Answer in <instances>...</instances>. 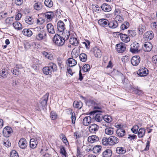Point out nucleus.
Masks as SVG:
<instances>
[{
	"mask_svg": "<svg viewBox=\"0 0 157 157\" xmlns=\"http://www.w3.org/2000/svg\"><path fill=\"white\" fill-rule=\"evenodd\" d=\"M103 120L107 123L110 122L112 121V118L110 116L105 115L103 117Z\"/></svg>",
	"mask_w": 157,
	"mask_h": 157,
	"instance_id": "nucleus-46",
	"label": "nucleus"
},
{
	"mask_svg": "<svg viewBox=\"0 0 157 157\" xmlns=\"http://www.w3.org/2000/svg\"><path fill=\"white\" fill-rule=\"evenodd\" d=\"M58 63L59 67L61 68H63V65L62 64V58L59 57L57 58Z\"/></svg>",
	"mask_w": 157,
	"mask_h": 157,
	"instance_id": "nucleus-56",
	"label": "nucleus"
},
{
	"mask_svg": "<svg viewBox=\"0 0 157 157\" xmlns=\"http://www.w3.org/2000/svg\"><path fill=\"white\" fill-rule=\"evenodd\" d=\"M151 26L153 29H157V22H155L151 24Z\"/></svg>",
	"mask_w": 157,
	"mask_h": 157,
	"instance_id": "nucleus-64",
	"label": "nucleus"
},
{
	"mask_svg": "<svg viewBox=\"0 0 157 157\" xmlns=\"http://www.w3.org/2000/svg\"><path fill=\"white\" fill-rule=\"evenodd\" d=\"M34 7L36 10H39L41 9V5L39 3H36L34 5Z\"/></svg>",
	"mask_w": 157,
	"mask_h": 157,
	"instance_id": "nucleus-58",
	"label": "nucleus"
},
{
	"mask_svg": "<svg viewBox=\"0 0 157 157\" xmlns=\"http://www.w3.org/2000/svg\"><path fill=\"white\" fill-rule=\"evenodd\" d=\"M101 149V147L100 145H96L93 148V151L94 153L97 154L100 152Z\"/></svg>",
	"mask_w": 157,
	"mask_h": 157,
	"instance_id": "nucleus-40",
	"label": "nucleus"
},
{
	"mask_svg": "<svg viewBox=\"0 0 157 157\" xmlns=\"http://www.w3.org/2000/svg\"><path fill=\"white\" fill-rule=\"evenodd\" d=\"M98 126L95 124H91L89 128V131L92 133H95L98 131Z\"/></svg>",
	"mask_w": 157,
	"mask_h": 157,
	"instance_id": "nucleus-14",
	"label": "nucleus"
},
{
	"mask_svg": "<svg viewBox=\"0 0 157 157\" xmlns=\"http://www.w3.org/2000/svg\"><path fill=\"white\" fill-rule=\"evenodd\" d=\"M124 18L122 16L120 15L116 16L115 18V21H117L118 24L121 23L124 20Z\"/></svg>",
	"mask_w": 157,
	"mask_h": 157,
	"instance_id": "nucleus-39",
	"label": "nucleus"
},
{
	"mask_svg": "<svg viewBox=\"0 0 157 157\" xmlns=\"http://www.w3.org/2000/svg\"><path fill=\"white\" fill-rule=\"evenodd\" d=\"M94 54L95 56L97 58H100L101 56V50L98 49H95L94 51Z\"/></svg>",
	"mask_w": 157,
	"mask_h": 157,
	"instance_id": "nucleus-47",
	"label": "nucleus"
},
{
	"mask_svg": "<svg viewBox=\"0 0 157 157\" xmlns=\"http://www.w3.org/2000/svg\"><path fill=\"white\" fill-rule=\"evenodd\" d=\"M102 144L105 146L109 145V138H103L101 141Z\"/></svg>",
	"mask_w": 157,
	"mask_h": 157,
	"instance_id": "nucleus-49",
	"label": "nucleus"
},
{
	"mask_svg": "<svg viewBox=\"0 0 157 157\" xmlns=\"http://www.w3.org/2000/svg\"><path fill=\"white\" fill-rule=\"evenodd\" d=\"M73 106L75 108L80 109L82 106V103L80 101H75L73 103Z\"/></svg>",
	"mask_w": 157,
	"mask_h": 157,
	"instance_id": "nucleus-37",
	"label": "nucleus"
},
{
	"mask_svg": "<svg viewBox=\"0 0 157 157\" xmlns=\"http://www.w3.org/2000/svg\"><path fill=\"white\" fill-rule=\"evenodd\" d=\"M21 66L20 65H17L15 68L13 70H12V72L13 74L15 75H18L20 74V71L19 69L21 68Z\"/></svg>",
	"mask_w": 157,
	"mask_h": 157,
	"instance_id": "nucleus-25",
	"label": "nucleus"
},
{
	"mask_svg": "<svg viewBox=\"0 0 157 157\" xmlns=\"http://www.w3.org/2000/svg\"><path fill=\"white\" fill-rule=\"evenodd\" d=\"M118 22L115 20L111 21L109 22L108 24L109 27L113 29L117 28L118 27Z\"/></svg>",
	"mask_w": 157,
	"mask_h": 157,
	"instance_id": "nucleus-21",
	"label": "nucleus"
},
{
	"mask_svg": "<svg viewBox=\"0 0 157 157\" xmlns=\"http://www.w3.org/2000/svg\"><path fill=\"white\" fill-rule=\"evenodd\" d=\"M94 120L97 122H100L103 118V116L100 114H96L95 116Z\"/></svg>",
	"mask_w": 157,
	"mask_h": 157,
	"instance_id": "nucleus-41",
	"label": "nucleus"
},
{
	"mask_svg": "<svg viewBox=\"0 0 157 157\" xmlns=\"http://www.w3.org/2000/svg\"><path fill=\"white\" fill-rule=\"evenodd\" d=\"M137 133L138 137L139 138H142L145 135V129L144 128H141L139 129Z\"/></svg>",
	"mask_w": 157,
	"mask_h": 157,
	"instance_id": "nucleus-32",
	"label": "nucleus"
},
{
	"mask_svg": "<svg viewBox=\"0 0 157 157\" xmlns=\"http://www.w3.org/2000/svg\"><path fill=\"white\" fill-rule=\"evenodd\" d=\"M139 126L137 125H134L132 128L131 129V130L133 133L136 134L138 132Z\"/></svg>",
	"mask_w": 157,
	"mask_h": 157,
	"instance_id": "nucleus-52",
	"label": "nucleus"
},
{
	"mask_svg": "<svg viewBox=\"0 0 157 157\" xmlns=\"http://www.w3.org/2000/svg\"><path fill=\"white\" fill-rule=\"evenodd\" d=\"M44 27L39 26L35 29L38 32L35 36V40L40 41L46 42L47 41V34L46 32L43 30Z\"/></svg>",
	"mask_w": 157,
	"mask_h": 157,
	"instance_id": "nucleus-1",
	"label": "nucleus"
},
{
	"mask_svg": "<svg viewBox=\"0 0 157 157\" xmlns=\"http://www.w3.org/2000/svg\"><path fill=\"white\" fill-rule=\"evenodd\" d=\"M105 131L106 135H111L113 133L114 129L111 127H107L105 129Z\"/></svg>",
	"mask_w": 157,
	"mask_h": 157,
	"instance_id": "nucleus-33",
	"label": "nucleus"
},
{
	"mask_svg": "<svg viewBox=\"0 0 157 157\" xmlns=\"http://www.w3.org/2000/svg\"><path fill=\"white\" fill-rule=\"evenodd\" d=\"M152 48V45L150 42H146L143 47V50L146 52L150 51Z\"/></svg>",
	"mask_w": 157,
	"mask_h": 157,
	"instance_id": "nucleus-12",
	"label": "nucleus"
},
{
	"mask_svg": "<svg viewBox=\"0 0 157 157\" xmlns=\"http://www.w3.org/2000/svg\"><path fill=\"white\" fill-rule=\"evenodd\" d=\"M92 8L93 10L96 12H99L100 11H101L100 7L97 5H92Z\"/></svg>",
	"mask_w": 157,
	"mask_h": 157,
	"instance_id": "nucleus-50",
	"label": "nucleus"
},
{
	"mask_svg": "<svg viewBox=\"0 0 157 157\" xmlns=\"http://www.w3.org/2000/svg\"><path fill=\"white\" fill-rule=\"evenodd\" d=\"M10 157H19L17 153L15 150H13L10 152Z\"/></svg>",
	"mask_w": 157,
	"mask_h": 157,
	"instance_id": "nucleus-57",
	"label": "nucleus"
},
{
	"mask_svg": "<svg viewBox=\"0 0 157 157\" xmlns=\"http://www.w3.org/2000/svg\"><path fill=\"white\" fill-rule=\"evenodd\" d=\"M109 145H113L119 141V139L116 137L112 136L109 137Z\"/></svg>",
	"mask_w": 157,
	"mask_h": 157,
	"instance_id": "nucleus-9",
	"label": "nucleus"
},
{
	"mask_svg": "<svg viewBox=\"0 0 157 157\" xmlns=\"http://www.w3.org/2000/svg\"><path fill=\"white\" fill-rule=\"evenodd\" d=\"M50 116L52 120H55L57 118V115L55 112L52 111L50 113Z\"/></svg>",
	"mask_w": 157,
	"mask_h": 157,
	"instance_id": "nucleus-53",
	"label": "nucleus"
},
{
	"mask_svg": "<svg viewBox=\"0 0 157 157\" xmlns=\"http://www.w3.org/2000/svg\"><path fill=\"white\" fill-rule=\"evenodd\" d=\"M120 35L121 39L123 41L127 43L130 41V38L127 35L120 33Z\"/></svg>",
	"mask_w": 157,
	"mask_h": 157,
	"instance_id": "nucleus-24",
	"label": "nucleus"
},
{
	"mask_svg": "<svg viewBox=\"0 0 157 157\" xmlns=\"http://www.w3.org/2000/svg\"><path fill=\"white\" fill-rule=\"evenodd\" d=\"M154 36L153 32L151 31H148L144 34V39L146 41H149L152 40Z\"/></svg>",
	"mask_w": 157,
	"mask_h": 157,
	"instance_id": "nucleus-4",
	"label": "nucleus"
},
{
	"mask_svg": "<svg viewBox=\"0 0 157 157\" xmlns=\"http://www.w3.org/2000/svg\"><path fill=\"white\" fill-rule=\"evenodd\" d=\"M13 25L16 29L20 30L22 29V26L21 24L18 21H15L13 23Z\"/></svg>",
	"mask_w": 157,
	"mask_h": 157,
	"instance_id": "nucleus-30",
	"label": "nucleus"
},
{
	"mask_svg": "<svg viewBox=\"0 0 157 157\" xmlns=\"http://www.w3.org/2000/svg\"><path fill=\"white\" fill-rule=\"evenodd\" d=\"M61 34H59V35L64 40H67L69 38L70 35V32L69 31L66 30L65 31H63V32L60 33Z\"/></svg>",
	"mask_w": 157,
	"mask_h": 157,
	"instance_id": "nucleus-15",
	"label": "nucleus"
},
{
	"mask_svg": "<svg viewBox=\"0 0 157 157\" xmlns=\"http://www.w3.org/2000/svg\"><path fill=\"white\" fill-rule=\"evenodd\" d=\"M44 4L47 7L50 8L53 6V2L52 0H45Z\"/></svg>",
	"mask_w": 157,
	"mask_h": 157,
	"instance_id": "nucleus-38",
	"label": "nucleus"
},
{
	"mask_svg": "<svg viewBox=\"0 0 157 157\" xmlns=\"http://www.w3.org/2000/svg\"><path fill=\"white\" fill-rule=\"evenodd\" d=\"M46 28L48 32L50 34H53L55 33V30L54 27L52 24L51 23H49L47 24Z\"/></svg>",
	"mask_w": 157,
	"mask_h": 157,
	"instance_id": "nucleus-17",
	"label": "nucleus"
},
{
	"mask_svg": "<svg viewBox=\"0 0 157 157\" xmlns=\"http://www.w3.org/2000/svg\"><path fill=\"white\" fill-rule=\"evenodd\" d=\"M27 142L26 140L23 138H21L18 142L19 147L21 149L25 148L27 146Z\"/></svg>",
	"mask_w": 157,
	"mask_h": 157,
	"instance_id": "nucleus-7",
	"label": "nucleus"
},
{
	"mask_svg": "<svg viewBox=\"0 0 157 157\" xmlns=\"http://www.w3.org/2000/svg\"><path fill=\"white\" fill-rule=\"evenodd\" d=\"M22 33L25 36H31L33 33L32 31L28 29H24L22 31Z\"/></svg>",
	"mask_w": 157,
	"mask_h": 157,
	"instance_id": "nucleus-34",
	"label": "nucleus"
},
{
	"mask_svg": "<svg viewBox=\"0 0 157 157\" xmlns=\"http://www.w3.org/2000/svg\"><path fill=\"white\" fill-rule=\"evenodd\" d=\"M49 95L48 93H46L42 98L41 104L43 107H44L47 106V102L48 99Z\"/></svg>",
	"mask_w": 157,
	"mask_h": 157,
	"instance_id": "nucleus-13",
	"label": "nucleus"
},
{
	"mask_svg": "<svg viewBox=\"0 0 157 157\" xmlns=\"http://www.w3.org/2000/svg\"><path fill=\"white\" fill-rule=\"evenodd\" d=\"M149 73L148 70L145 67H142L137 71V74L141 77L147 76Z\"/></svg>",
	"mask_w": 157,
	"mask_h": 157,
	"instance_id": "nucleus-3",
	"label": "nucleus"
},
{
	"mask_svg": "<svg viewBox=\"0 0 157 157\" xmlns=\"http://www.w3.org/2000/svg\"><path fill=\"white\" fill-rule=\"evenodd\" d=\"M91 122V118L89 116L85 117L83 120V124L85 126L89 125Z\"/></svg>",
	"mask_w": 157,
	"mask_h": 157,
	"instance_id": "nucleus-18",
	"label": "nucleus"
},
{
	"mask_svg": "<svg viewBox=\"0 0 157 157\" xmlns=\"http://www.w3.org/2000/svg\"><path fill=\"white\" fill-rule=\"evenodd\" d=\"M7 13L1 12L0 13V19H2L6 17L7 16Z\"/></svg>",
	"mask_w": 157,
	"mask_h": 157,
	"instance_id": "nucleus-59",
	"label": "nucleus"
},
{
	"mask_svg": "<svg viewBox=\"0 0 157 157\" xmlns=\"http://www.w3.org/2000/svg\"><path fill=\"white\" fill-rule=\"evenodd\" d=\"M129 26V23L127 21L124 22L123 24H122L121 26V29L124 30L128 29Z\"/></svg>",
	"mask_w": 157,
	"mask_h": 157,
	"instance_id": "nucleus-42",
	"label": "nucleus"
},
{
	"mask_svg": "<svg viewBox=\"0 0 157 157\" xmlns=\"http://www.w3.org/2000/svg\"><path fill=\"white\" fill-rule=\"evenodd\" d=\"M25 20L26 23L29 25L33 24V22L32 18L29 16L27 17Z\"/></svg>",
	"mask_w": 157,
	"mask_h": 157,
	"instance_id": "nucleus-45",
	"label": "nucleus"
},
{
	"mask_svg": "<svg viewBox=\"0 0 157 157\" xmlns=\"http://www.w3.org/2000/svg\"><path fill=\"white\" fill-rule=\"evenodd\" d=\"M101 8L104 12H109L111 11L112 10L110 6L106 3L103 4L101 6Z\"/></svg>",
	"mask_w": 157,
	"mask_h": 157,
	"instance_id": "nucleus-20",
	"label": "nucleus"
},
{
	"mask_svg": "<svg viewBox=\"0 0 157 157\" xmlns=\"http://www.w3.org/2000/svg\"><path fill=\"white\" fill-rule=\"evenodd\" d=\"M68 63L69 67H73L77 64L76 61L73 58H70L68 59Z\"/></svg>",
	"mask_w": 157,
	"mask_h": 157,
	"instance_id": "nucleus-31",
	"label": "nucleus"
},
{
	"mask_svg": "<svg viewBox=\"0 0 157 157\" xmlns=\"http://www.w3.org/2000/svg\"><path fill=\"white\" fill-rule=\"evenodd\" d=\"M128 35L131 37H133L135 35V32L132 30H128Z\"/></svg>",
	"mask_w": 157,
	"mask_h": 157,
	"instance_id": "nucleus-61",
	"label": "nucleus"
},
{
	"mask_svg": "<svg viewBox=\"0 0 157 157\" xmlns=\"http://www.w3.org/2000/svg\"><path fill=\"white\" fill-rule=\"evenodd\" d=\"M140 58L139 56H133L131 59V62L132 65L135 66H137L140 63Z\"/></svg>",
	"mask_w": 157,
	"mask_h": 157,
	"instance_id": "nucleus-6",
	"label": "nucleus"
},
{
	"mask_svg": "<svg viewBox=\"0 0 157 157\" xmlns=\"http://www.w3.org/2000/svg\"><path fill=\"white\" fill-rule=\"evenodd\" d=\"M116 133L118 136L122 137L125 135V131L122 128H118L116 131Z\"/></svg>",
	"mask_w": 157,
	"mask_h": 157,
	"instance_id": "nucleus-28",
	"label": "nucleus"
},
{
	"mask_svg": "<svg viewBox=\"0 0 157 157\" xmlns=\"http://www.w3.org/2000/svg\"><path fill=\"white\" fill-rule=\"evenodd\" d=\"M139 44L137 42H134L131 45L130 51L132 53H135L138 52L139 48Z\"/></svg>",
	"mask_w": 157,
	"mask_h": 157,
	"instance_id": "nucleus-8",
	"label": "nucleus"
},
{
	"mask_svg": "<svg viewBox=\"0 0 157 157\" xmlns=\"http://www.w3.org/2000/svg\"><path fill=\"white\" fill-rule=\"evenodd\" d=\"M43 71L44 73L47 75H50L52 74V70L50 67H43Z\"/></svg>",
	"mask_w": 157,
	"mask_h": 157,
	"instance_id": "nucleus-27",
	"label": "nucleus"
},
{
	"mask_svg": "<svg viewBox=\"0 0 157 157\" xmlns=\"http://www.w3.org/2000/svg\"><path fill=\"white\" fill-rule=\"evenodd\" d=\"M7 74L8 72L7 71H6L5 69H3L0 72V78H5L7 77Z\"/></svg>",
	"mask_w": 157,
	"mask_h": 157,
	"instance_id": "nucleus-43",
	"label": "nucleus"
},
{
	"mask_svg": "<svg viewBox=\"0 0 157 157\" xmlns=\"http://www.w3.org/2000/svg\"><path fill=\"white\" fill-rule=\"evenodd\" d=\"M49 66L48 67H50V68L52 69V71L54 72L56 71H57V67L56 64L53 63L51 62L49 63Z\"/></svg>",
	"mask_w": 157,
	"mask_h": 157,
	"instance_id": "nucleus-44",
	"label": "nucleus"
},
{
	"mask_svg": "<svg viewBox=\"0 0 157 157\" xmlns=\"http://www.w3.org/2000/svg\"><path fill=\"white\" fill-rule=\"evenodd\" d=\"M12 22V18L10 17L7 18L5 20V22L6 24H10Z\"/></svg>",
	"mask_w": 157,
	"mask_h": 157,
	"instance_id": "nucleus-63",
	"label": "nucleus"
},
{
	"mask_svg": "<svg viewBox=\"0 0 157 157\" xmlns=\"http://www.w3.org/2000/svg\"><path fill=\"white\" fill-rule=\"evenodd\" d=\"M90 66L87 64L84 65L82 69L83 71L85 72H87L90 71Z\"/></svg>",
	"mask_w": 157,
	"mask_h": 157,
	"instance_id": "nucleus-51",
	"label": "nucleus"
},
{
	"mask_svg": "<svg viewBox=\"0 0 157 157\" xmlns=\"http://www.w3.org/2000/svg\"><path fill=\"white\" fill-rule=\"evenodd\" d=\"M44 15L47 20L49 21H51L54 17V13L53 12L50 11L45 13Z\"/></svg>",
	"mask_w": 157,
	"mask_h": 157,
	"instance_id": "nucleus-16",
	"label": "nucleus"
},
{
	"mask_svg": "<svg viewBox=\"0 0 157 157\" xmlns=\"http://www.w3.org/2000/svg\"><path fill=\"white\" fill-rule=\"evenodd\" d=\"M69 42L71 44L75 46L78 45L79 44V41L77 38L72 37L71 35L70 36Z\"/></svg>",
	"mask_w": 157,
	"mask_h": 157,
	"instance_id": "nucleus-22",
	"label": "nucleus"
},
{
	"mask_svg": "<svg viewBox=\"0 0 157 157\" xmlns=\"http://www.w3.org/2000/svg\"><path fill=\"white\" fill-rule=\"evenodd\" d=\"M12 85L14 87L18 86L19 85V82L17 80H13L12 83Z\"/></svg>",
	"mask_w": 157,
	"mask_h": 157,
	"instance_id": "nucleus-60",
	"label": "nucleus"
},
{
	"mask_svg": "<svg viewBox=\"0 0 157 157\" xmlns=\"http://www.w3.org/2000/svg\"><path fill=\"white\" fill-rule=\"evenodd\" d=\"M53 41L57 46H61L63 45L65 40L61 37L60 35H56L54 37Z\"/></svg>",
	"mask_w": 157,
	"mask_h": 157,
	"instance_id": "nucleus-2",
	"label": "nucleus"
},
{
	"mask_svg": "<svg viewBox=\"0 0 157 157\" xmlns=\"http://www.w3.org/2000/svg\"><path fill=\"white\" fill-rule=\"evenodd\" d=\"M67 112L71 115V121L73 124H75L76 120L75 114L74 112H72V110L70 108H68L66 109Z\"/></svg>",
	"mask_w": 157,
	"mask_h": 157,
	"instance_id": "nucleus-23",
	"label": "nucleus"
},
{
	"mask_svg": "<svg viewBox=\"0 0 157 157\" xmlns=\"http://www.w3.org/2000/svg\"><path fill=\"white\" fill-rule=\"evenodd\" d=\"M13 132L12 129L11 127L6 126L3 129V134L5 137H9L10 136L11 134Z\"/></svg>",
	"mask_w": 157,
	"mask_h": 157,
	"instance_id": "nucleus-5",
	"label": "nucleus"
},
{
	"mask_svg": "<svg viewBox=\"0 0 157 157\" xmlns=\"http://www.w3.org/2000/svg\"><path fill=\"white\" fill-rule=\"evenodd\" d=\"M116 151L117 153L119 154H122L125 153L126 151L124 148L120 147L116 148Z\"/></svg>",
	"mask_w": 157,
	"mask_h": 157,
	"instance_id": "nucleus-35",
	"label": "nucleus"
},
{
	"mask_svg": "<svg viewBox=\"0 0 157 157\" xmlns=\"http://www.w3.org/2000/svg\"><path fill=\"white\" fill-rule=\"evenodd\" d=\"M37 144V141L35 139L32 138L30 139V145L31 148L34 149L36 148Z\"/></svg>",
	"mask_w": 157,
	"mask_h": 157,
	"instance_id": "nucleus-29",
	"label": "nucleus"
},
{
	"mask_svg": "<svg viewBox=\"0 0 157 157\" xmlns=\"http://www.w3.org/2000/svg\"><path fill=\"white\" fill-rule=\"evenodd\" d=\"M109 152V150H106L104 151L102 154L103 157H109L111 155Z\"/></svg>",
	"mask_w": 157,
	"mask_h": 157,
	"instance_id": "nucleus-55",
	"label": "nucleus"
},
{
	"mask_svg": "<svg viewBox=\"0 0 157 157\" xmlns=\"http://www.w3.org/2000/svg\"><path fill=\"white\" fill-rule=\"evenodd\" d=\"M80 59L82 62H85L87 59L86 55L85 53H81L79 56Z\"/></svg>",
	"mask_w": 157,
	"mask_h": 157,
	"instance_id": "nucleus-48",
	"label": "nucleus"
},
{
	"mask_svg": "<svg viewBox=\"0 0 157 157\" xmlns=\"http://www.w3.org/2000/svg\"><path fill=\"white\" fill-rule=\"evenodd\" d=\"M98 137L96 135H92L88 137V141L91 143H93L98 141Z\"/></svg>",
	"mask_w": 157,
	"mask_h": 157,
	"instance_id": "nucleus-19",
	"label": "nucleus"
},
{
	"mask_svg": "<svg viewBox=\"0 0 157 157\" xmlns=\"http://www.w3.org/2000/svg\"><path fill=\"white\" fill-rule=\"evenodd\" d=\"M108 21L105 19H101L98 21V24L102 26H105L107 25H108Z\"/></svg>",
	"mask_w": 157,
	"mask_h": 157,
	"instance_id": "nucleus-36",
	"label": "nucleus"
},
{
	"mask_svg": "<svg viewBox=\"0 0 157 157\" xmlns=\"http://www.w3.org/2000/svg\"><path fill=\"white\" fill-rule=\"evenodd\" d=\"M116 49L117 52L122 53L125 50L126 47L125 44L123 43H120L116 45Z\"/></svg>",
	"mask_w": 157,
	"mask_h": 157,
	"instance_id": "nucleus-11",
	"label": "nucleus"
},
{
	"mask_svg": "<svg viewBox=\"0 0 157 157\" xmlns=\"http://www.w3.org/2000/svg\"><path fill=\"white\" fill-rule=\"evenodd\" d=\"M138 33L139 35H142L146 30V27L144 24L139 25L138 28Z\"/></svg>",
	"mask_w": 157,
	"mask_h": 157,
	"instance_id": "nucleus-26",
	"label": "nucleus"
},
{
	"mask_svg": "<svg viewBox=\"0 0 157 157\" xmlns=\"http://www.w3.org/2000/svg\"><path fill=\"white\" fill-rule=\"evenodd\" d=\"M3 144L5 146L7 147H9L11 145V144L10 141L7 139L4 140Z\"/></svg>",
	"mask_w": 157,
	"mask_h": 157,
	"instance_id": "nucleus-54",
	"label": "nucleus"
},
{
	"mask_svg": "<svg viewBox=\"0 0 157 157\" xmlns=\"http://www.w3.org/2000/svg\"><path fill=\"white\" fill-rule=\"evenodd\" d=\"M58 30L60 33L63 32L65 29V25L63 22L61 21H59L57 24Z\"/></svg>",
	"mask_w": 157,
	"mask_h": 157,
	"instance_id": "nucleus-10",
	"label": "nucleus"
},
{
	"mask_svg": "<svg viewBox=\"0 0 157 157\" xmlns=\"http://www.w3.org/2000/svg\"><path fill=\"white\" fill-rule=\"evenodd\" d=\"M152 61L157 65V55L154 56L152 58Z\"/></svg>",
	"mask_w": 157,
	"mask_h": 157,
	"instance_id": "nucleus-62",
	"label": "nucleus"
}]
</instances>
